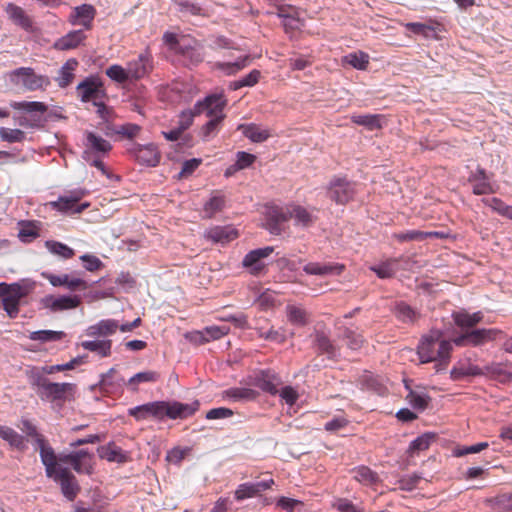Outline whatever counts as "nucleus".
Instances as JSON below:
<instances>
[{"label":"nucleus","instance_id":"14","mask_svg":"<svg viewBox=\"0 0 512 512\" xmlns=\"http://www.w3.org/2000/svg\"><path fill=\"white\" fill-rule=\"evenodd\" d=\"M82 196L83 194L80 192H73L70 195L60 196L57 201L51 202V205L61 212L70 214L81 213L89 206L88 203L79 204Z\"/></svg>","mask_w":512,"mask_h":512},{"label":"nucleus","instance_id":"23","mask_svg":"<svg viewBox=\"0 0 512 512\" xmlns=\"http://www.w3.org/2000/svg\"><path fill=\"white\" fill-rule=\"evenodd\" d=\"M163 39L165 43L170 45V47L174 49L176 52L184 56L194 58L196 62L202 60L200 54L196 53L194 47H192L190 44H185L181 41H178L175 34L167 32L164 34Z\"/></svg>","mask_w":512,"mask_h":512},{"label":"nucleus","instance_id":"29","mask_svg":"<svg viewBox=\"0 0 512 512\" xmlns=\"http://www.w3.org/2000/svg\"><path fill=\"white\" fill-rule=\"evenodd\" d=\"M10 106L15 110L30 114L32 118L34 115L42 117L48 110V106L45 103L38 101H13L10 103Z\"/></svg>","mask_w":512,"mask_h":512},{"label":"nucleus","instance_id":"59","mask_svg":"<svg viewBox=\"0 0 512 512\" xmlns=\"http://www.w3.org/2000/svg\"><path fill=\"white\" fill-rule=\"evenodd\" d=\"M242 264L244 267L249 268L250 273L253 275H258L265 267L264 262L258 261L251 251L245 255Z\"/></svg>","mask_w":512,"mask_h":512},{"label":"nucleus","instance_id":"8","mask_svg":"<svg viewBox=\"0 0 512 512\" xmlns=\"http://www.w3.org/2000/svg\"><path fill=\"white\" fill-rule=\"evenodd\" d=\"M84 144L83 159L85 161H90L93 156L104 157L112 150V145L109 141L91 131L85 133Z\"/></svg>","mask_w":512,"mask_h":512},{"label":"nucleus","instance_id":"50","mask_svg":"<svg viewBox=\"0 0 512 512\" xmlns=\"http://www.w3.org/2000/svg\"><path fill=\"white\" fill-rule=\"evenodd\" d=\"M45 246L49 252L63 259H70L75 255V252L72 248L58 241H46Z\"/></svg>","mask_w":512,"mask_h":512},{"label":"nucleus","instance_id":"26","mask_svg":"<svg viewBox=\"0 0 512 512\" xmlns=\"http://www.w3.org/2000/svg\"><path fill=\"white\" fill-rule=\"evenodd\" d=\"M344 266L340 264H320L315 262L307 263L303 270L309 275H339L343 271Z\"/></svg>","mask_w":512,"mask_h":512},{"label":"nucleus","instance_id":"52","mask_svg":"<svg viewBox=\"0 0 512 512\" xmlns=\"http://www.w3.org/2000/svg\"><path fill=\"white\" fill-rule=\"evenodd\" d=\"M405 387L409 390L406 399L410 405L415 409L424 410L428 405L430 397L424 393H417L410 389L407 383L405 384Z\"/></svg>","mask_w":512,"mask_h":512},{"label":"nucleus","instance_id":"62","mask_svg":"<svg viewBox=\"0 0 512 512\" xmlns=\"http://www.w3.org/2000/svg\"><path fill=\"white\" fill-rule=\"evenodd\" d=\"M362 385L365 389L374 391L377 394H383L385 388L373 375H365L362 380Z\"/></svg>","mask_w":512,"mask_h":512},{"label":"nucleus","instance_id":"38","mask_svg":"<svg viewBox=\"0 0 512 512\" xmlns=\"http://www.w3.org/2000/svg\"><path fill=\"white\" fill-rule=\"evenodd\" d=\"M81 347L85 350L95 352L101 357H108L111 355L112 341L109 339L83 341Z\"/></svg>","mask_w":512,"mask_h":512},{"label":"nucleus","instance_id":"44","mask_svg":"<svg viewBox=\"0 0 512 512\" xmlns=\"http://www.w3.org/2000/svg\"><path fill=\"white\" fill-rule=\"evenodd\" d=\"M6 13L8 14L9 18L17 25L21 26L22 28H29L31 25V22L29 18L26 16L24 10L13 4L9 3L5 8Z\"/></svg>","mask_w":512,"mask_h":512},{"label":"nucleus","instance_id":"17","mask_svg":"<svg viewBox=\"0 0 512 512\" xmlns=\"http://www.w3.org/2000/svg\"><path fill=\"white\" fill-rule=\"evenodd\" d=\"M152 70L150 56L147 53H141L137 59L127 64V73L130 81L139 80L145 77Z\"/></svg>","mask_w":512,"mask_h":512},{"label":"nucleus","instance_id":"35","mask_svg":"<svg viewBox=\"0 0 512 512\" xmlns=\"http://www.w3.org/2000/svg\"><path fill=\"white\" fill-rule=\"evenodd\" d=\"M0 438L18 450L23 451L26 448L24 436L8 426L0 425Z\"/></svg>","mask_w":512,"mask_h":512},{"label":"nucleus","instance_id":"2","mask_svg":"<svg viewBox=\"0 0 512 512\" xmlns=\"http://www.w3.org/2000/svg\"><path fill=\"white\" fill-rule=\"evenodd\" d=\"M443 334L440 330H431L424 335L417 347L421 363L436 362V371L445 370L452 351L450 341L442 338Z\"/></svg>","mask_w":512,"mask_h":512},{"label":"nucleus","instance_id":"6","mask_svg":"<svg viewBox=\"0 0 512 512\" xmlns=\"http://www.w3.org/2000/svg\"><path fill=\"white\" fill-rule=\"evenodd\" d=\"M9 79L12 83L16 85L21 84L25 89L29 91L41 89L43 86L49 84L47 77L37 75L30 67H21L11 71L9 73Z\"/></svg>","mask_w":512,"mask_h":512},{"label":"nucleus","instance_id":"24","mask_svg":"<svg viewBox=\"0 0 512 512\" xmlns=\"http://www.w3.org/2000/svg\"><path fill=\"white\" fill-rule=\"evenodd\" d=\"M279 384L276 375L270 371H260L254 378V385L262 391L275 395L278 393Z\"/></svg>","mask_w":512,"mask_h":512},{"label":"nucleus","instance_id":"51","mask_svg":"<svg viewBox=\"0 0 512 512\" xmlns=\"http://www.w3.org/2000/svg\"><path fill=\"white\" fill-rule=\"evenodd\" d=\"M64 336L65 333L63 331L39 330L32 332L29 338L34 341H40L45 343L59 341Z\"/></svg>","mask_w":512,"mask_h":512},{"label":"nucleus","instance_id":"28","mask_svg":"<svg viewBox=\"0 0 512 512\" xmlns=\"http://www.w3.org/2000/svg\"><path fill=\"white\" fill-rule=\"evenodd\" d=\"M395 317L404 324H414L420 318V313L404 302L396 303L393 309Z\"/></svg>","mask_w":512,"mask_h":512},{"label":"nucleus","instance_id":"3","mask_svg":"<svg viewBox=\"0 0 512 512\" xmlns=\"http://www.w3.org/2000/svg\"><path fill=\"white\" fill-rule=\"evenodd\" d=\"M226 103L227 101L222 94H212L194 105L196 114H205L210 118L201 129V136L204 141H209L217 134L220 124L225 117L223 110Z\"/></svg>","mask_w":512,"mask_h":512},{"label":"nucleus","instance_id":"13","mask_svg":"<svg viewBox=\"0 0 512 512\" xmlns=\"http://www.w3.org/2000/svg\"><path fill=\"white\" fill-rule=\"evenodd\" d=\"M468 182L472 185V192L475 195H486L496 192L491 183L490 176L479 166L475 171L470 173Z\"/></svg>","mask_w":512,"mask_h":512},{"label":"nucleus","instance_id":"36","mask_svg":"<svg viewBox=\"0 0 512 512\" xmlns=\"http://www.w3.org/2000/svg\"><path fill=\"white\" fill-rule=\"evenodd\" d=\"M484 373V370L477 365H473L470 363L467 365L459 364L453 367V369L450 372V377L452 380H461L464 377L468 376H483Z\"/></svg>","mask_w":512,"mask_h":512},{"label":"nucleus","instance_id":"30","mask_svg":"<svg viewBox=\"0 0 512 512\" xmlns=\"http://www.w3.org/2000/svg\"><path fill=\"white\" fill-rule=\"evenodd\" d=\"M173 3L183 17L205 15L202 6L194 0H173Z\"/></svg>","mask_w":512,"mask_h":512},{"label":"nucleus","instance_id":"33","mask_svg":"<svg viewBox=\"0 0 512 512\" xmlns=\"http://www.w3.org/2000/svg\"><path fill=\"white\" fill-rule=\"evenodd\" d=\"M351 473L357 482L366 486L375 485L380 481L378 474L367 466L356 467Z\"/></svg>","mask_w":512,"mask_h":512},{"label":"nucleus","instance_id":"25","mask_svg":"<svg viewBox=\"0 0 512 512\" xmlns=\"http://www.w3.org/2000/svg\"><path fill=\"white\" fill-rule=\"evenodd\" d=\"M452 318L455 324L465 331H470L469 329L475 327L478 323H480L483 319V313L478 311L472 314H469L466 311L454 312L452 314Z\"/></svg>","mask_w":512,"mask_h":512},{"label":"nucleus","instance_id":"19","mask_svg":"<svg viewBox=\"0 0 512 512\" xmlns=\"http://www.w3.org/2000/svg\"><path fill=\"white\" fill-rule=\"evenodd\" d=\"M131 152L142 165L154 167L160 161V153L154 144L137 145Z\"/></svg>","mask_w":512,"mask_h":512},{"label":"nucleus","instance_id":"48","mask_svg":"<svg viewBox=\"0 0 512 512\" xmlns=\"http://www.w3.org/2000/svg\"><path fill=\"white\" fill-rule=\"evenodd\" d=\"M436 438V435L434 433H424L423 435L417 437L415 440H413L408 448V454L410 456H414L415 454H418L421 451H424L429 448L432 441H434Z\"/></svg>","mask_w":512,"mask_h":512},{"label":"nucleus","instance_id":"61","mask_svg":"<svg viewBox=\"0 0 512 512\" xmlns=\"http://www.w3.org/2000/svg\"><path fill=\"white\" fill-rule=\"evenodd\" d=\"M505 366L501 363H491L484 366L482 369L484 370L483 376H489L494 380L501 381V377L503 375Z\"/></svg>","mask_w":512,"mask_h":512},{"label":"nucleus","instance_id":"60","mask_svg":"<svg viewBox=\"0 0 512 512\" xmlns=\"http://www.w3.org/2000/svg\"><path fill=\"white\" fill-rule=\"evenodd\" d=\"M80 260L84 262V268L90 272L98 271L103 267V262L94 255L84 254L80 256Z\"/></svg>","mask_w":512,"mask_h":512},{"label":"nucleus","instance_id":"21","mask_svg":"<svg viewBox=\"0 0 512 512\" xmlns=\"http://www.w3.org/2000/svg\"><path fill=\"white\" fill-rule=\"evenodd\" d=\"M119 327V323L114 319H104L96 324L90 325L85 334L89 337H107L113 335Z\"/></svg>","mask_w":512,"mask_h":512},{"label":"nucleus","instance_id":"49","mask_svg":"<svg viewBox=\"0 0 512 512\" xmlns=\"http://www.w3.org/2000/svg\"><path fill=\"white\" fill-rule=\"evenodd\" d=\"M381 119L380 115H353L351 120L353 123L366 127L368 130H376L381 128Z\"/></svg>","mask_w":512,"mask_h":512},{"label":"nucleus","instance_id":"20","mask_svg":"<svg viewBox=\"0 0 512 512\" xmlns=\"http://www.w3.org/2000/svg\"><path fill=\"white\" fill-rule=\"evenodd\" d=\"M37 448L39 449L41 462L45 467L46 476H54L55 473L58 472V469L62 468L58 465V456L54 449L49 445L48 441L39 445Z\"/></svg>","mask_w":512,"mask_h":512},{"label":"nucleus","instance_id":"34","mask_svg":"<svg viewBox=\"0 0 512 512\" xmlns=\"http://www.w3.org/2000/svg\"><path fill=\"white\" fill-rule=\"evenodd\" d=\"M295 219V224L307 228L315 222V217L304 207L296 205L289 208V219Z\"/></svg>","mask_w":512,"mask_h":512},{"label":"nucleus","instance_id":"57","mask_svg":"<svg viewBox=\"0 0 512 512\" xmlns=\"http://www.w3.org/2000/svg\"><path fill=\"white\" fill-rule=\"evenodd\" d=\"M343 339L346 340L347 346L351 350H358L362 347L364 343V338L362 335L356 333L355 331L346 328L343 333Z\"/></svg>","mask_w":512,"mask_h":512},{"label":"nucleus","instance_id":"56","mask_svg":"<svg viewBox=\"0 0 512 512\" xmlns=\"http://www.w3.org/2000/svg\"><path fill=\"white\" fill-rule=\"evenodd\" d=\"M224 203L225 201L222 196L215 195L211 197L204 205L205 217L211 218L215 213L221 211Z\"/></svg>","mask_w":512,"mask_h":512},{"label":"nucleus","instance_id":"63","mask_svg":"<svg viewBox=\"0 0 512 512\" xmlns=\"http://www.w3.org/2000/svg\"><path fill=\"white\" fill-rule=\"evenodd\" d=\"M38 235V228L32 223L23 225L19 231V238L24 242L31 241L32 239L38 237Z\"/></svg>","mask_w":512,"mask_h":512},{"label":"nucleus","instance_id":"32","mask_svg":"<svg viewBox=\"0 0 512 512\" xmlns=\"http://www.w3.org/2000/svg\"><path fill=\"white\" fill-rule=\"evenodd\" d=\"M78 66V62L76 59H69L65 62V64L60 68L58 72V76L56 77V82L59 87L65 88L70 85L74 79V71Z\"/></svg>","mask_w":512,"mask_h":512},{"label":"nucleus","instance_id":"46","mask_svg":"<svg viewBox=\"0 0 512 512\" xmlns=\"http://www.w3.org/2000/svg\"><path fill=\"white\" fill-rule=\"evenodd\" d=\"M286 316L293 325L302 327L308 324V313L299 306L288 305L286 307Z\"/></svg>","mask_w":512,"mask_h":512},{"label":"nucleus","instance_id":"12","mask_svg":"<svg viewBox=\"0 0 512 512\" xmlns=\"http://www.w3.org/2000/svg\"><path fill=\"white\" fill-rule=\"evenodd\" d=\"M76 89L82 102L92 101L94 105H98V101L105 95L102 83L92 78L79 83Z\"/></svg>","mask_w":512,"mask_h":512},{"label":"nucleus","instance_id":"47","mask_svg":"<svg viewBox=\"0 0 512 512\" xmlns=\"http://www.w3.org/2000/svg\"><path fill=\"white\" fill-rule=\"evenodd\" d=\"M226 327L210 326L205 328L204 332H196L194 341L196 343H204L209 340H217L227 333Z\"/></svg>","mask_w":512,"mask_h":512},{"label":"nucleus","instance_id":"31","mask_svg":"<svg viewBox=\"0 0 512 512\" xmlns=\"http://www.w3.org/2000/svg\"><path fill=\"white\" fill-rule=\"evenodd\" d=\"M314 345L320 354H326L331 359H334L339 355V349L323 332H316Z\"/></svg>","mask_w":512,"mask_h":512},{"label":"nucleus","instance_id":"4","mask_svg":"<svg viewBox=\"0 0 512 512\" xmlns=\"http://www.w3.org/2000/svg\"><path fill=\"white\" fill-rule=\"evenodd\" d=\"M30 384L36 394L47 401H66L75 391V384L51 382L40 372L31 374Z\"/></svg>","mask_w":512,"mask_h":512},{"label":"nucleus","instance_id":"37","mask_svg":"<svg viewBox=\"0 0 512 512\" xmlns=\"http://www.w3.org/2000/svg\"><path fill=\"white\" fill-rule=\"evenodd\" d=\"M498 333L495 329H474L468 331L469 345L480 346L495 339Z\"/></svg>","mask_w":512,"mask_h":512},{"label":"nucleus","instance_id":"11","mask_svg":"<svg viewBox=\"0 0 512 512\" xmlns=\"http://www.w3.org/2000/svg\"><path fill=\"white\" fill-rule=\"evenodd\" d=\"M265 228L271 234L279 235L282 232L281 225L289 220V208L283 209L278 206H266Z\"/></svg>","mask_w":512,"mask_h":512},{"label":"nucleus","instance_id":"22","mask_svg":"<svg viewBox=\"0 0 512 512\" xmlns=\"http://www.w3.org/2000/svg\"><path fill=\"white\" fill-rule=\"evenodd\" d=\"M238 232L232 226H215L205 232V237L215 243L225 244L237 238Z\"/></svg>","mask_w":512,"mask_h":512},{"label":"nucleus","instance_id":"9","mask_svg":"<svg viewBox=\"0 0 512 512\" xmlns=\"http://www.w3.org/2000/svg\"><path fill=\"white\" fill-rule=\"evenodd\" d=\"M49 478H52L55 482H58L60 484L62 494L69 501H73L80 491V487L76 480V477L66 467L59 468L58 472H56L54 476H50Z\"/></svg>","mask_w":512,"mask_h":512},{"label":"nucleus","instance_id":"10","mask_svg":"<svg viewBox=\"0 0 512 512\" xmlns=\"http://www.w3.org/2000/svg\"><path fill=\"white\" fill-rule=\"evenodd\" d=\"M80 297L77 295L54 297L52 295L45 296L41 300V306L49 310L51 313L62 312L66 310L75 309L80 304Z\"/></svg>","mask_w":512,"mask_h":512},{"label":"nucleus","instance_id":"45","mask_svg":"<svg viewBox=\"0 0 512 512\" xmlns=\"http://www.w3.org/2000/svg\"><path fill=\"white\" fill-rule=\"evenodd\" d=\"M342 63L358 70H365L369 64V55L363 51L349 53L342 58Z\"/></svg>","mask_w":512,"mask_h":512},{"label":"nucleus","instance_id":"1","mask_svg":"<svg viewBox=\"0 0 512 512\" xmlns=\"http://www.w3.org/2000/svg\"><path fill=\"white\" fill-rule=\"evenodd\" d=\"M198 408V401L191 404L177 401H154L130 408L128 414L138 421L147 419L148 417L157 419H163L164 417L170 419H184L193 415Z\"/></svg>","mask_w":512,"mask_h":512},{"label":"nucleus","instance_id":"54","mask_svg":"<svg viewBox=\"0 0 512 512\" xmlns=\"http://www.w3.org/2000/svg\"><path fill=\"white\" fill-rule=\"evenodd\" d=\"M160 378V374L156 371H143L135 374L128 380V385L134 386L133 390H137V385L146 382H156Z\"/></svg>","mask_w":512,"mask_h":512},{"label":"nucleus","instance_id":"27","mask_svg":"<svg viewBox=\"0 0 512 512\" xmlns=\"http://www.w3.org/2000/svg\"><path fill=\"white\" fill-rule=\"evenodd\" d=\"M86 38L83 30H74L58 39L55 48L58 50H70L78 47Z\"/></svg>","mask_w":512,"mask_h":512},{"label":"nucleus","instance_id":"55","mask_svg":"<svg viewBox=\"0 0 512 512\" xmlns=\"http://www.w3.org/2000/svg\"><path fill=\"white\" fill-rule=\"evenodd\" d=\"M0 138L8 143H20L25 140L26 134L20 129L1 127Z\"/></svg>","mask_w":512,"mask_h":512},{"label":"nucleus","instance_id":"18","mask_svg":"<svg viewBox=\"0 0 512 512\" xmlns=\"http://www.w3.org/2000/svg\"><path fill=\"white\" fill-rule=\"evenodd\" d=\"M274 484L273 479L259 481L256 483H243L238 486L235 491V498L237 500H244L260 495L261 492L271 488Z\"/></svg>","mask_w":512,"mask_h":512},{"label":"nucleus","instance_id":"41","mask_svg":"<svg viewBox=\"0 0 512 512\" xmlns=\"http://www.w3.org/2000/svg\"><path fill=\"white\" fill-rule=\"evenodd\" d=\"M99 453L101 458L106 459L109 462L124 463L128 459L127 454L114 444H108L107 446L101 447Z\"/></svg>","mask_w":512,"mask_h":512},{"label":"nucleus","instance_id":"42","mask_svg":"<svg viewBox=\"0 0 512 512\" xmlns=\"http://www.w3.org/2000/svg\"><path fill=\"white\" fill-rule=\"evenodd\" d=\"M223 396L234 401H250L256 399L258 392L244 387H233L225 390Z\"/></svg>","mask_w":512,"mask_h":512},{"label":"nucleus","instance_id":"58","mask_svg":"<svg viewBox=\"0 0 512 512\" xmlns=\"http://www.w3.org/2000/svg\"><path fill=\"white\" fill-rule=\"evenodd\" d=\"M127 72V68H123L120 65H112L107 68L106 75L118 83H124L126 81H130V77Z\"/></svg>","mask_w":512,"mask_h":512},{"label":"nucleus","instance_id":"39","mask_svg":"<svg viewBox=\"0 0 512 512\" xmlns=\"http://www.w3.org/2000/svg\"><path fill=\"white\" fill-rule=\"evenodd\" d=\"M370 269L381 279L392 278L398 270L397 259H387L379 264L373 265Z\"/></svg>","mask_w":512,"mask_h":512},{"label":"nucleus","instance_id":"16","mask_svg":"<svg viewBox=\"0 0 512 512\" xmlns=\"http://www.w3.org/2000/svg\"><path fill=\"white\" fill-rule=\"evenodd\" d=\"M96 15V9L90 4H82L73 9L69 17V22L72 25L82 26L84 29L89 30L92 27V22Z\"/></svg>","mask_w":512,"mask_h":512},{"label":"nucleus","instance_id":"53","mask_svg":"<svg viewBox=\"0 0 512 512\" xmlns=\"http://www.w3.org/2000/svg\"><path fill=\"white\" fill-rule=\"evenodd\" d=\"M21 424V430L28 437L33 439V442L37 447L47 441L46 438L38 432L36 426L28 419H22Z\"/></svg>","mask_w":512,"mask_h":512},{"label":"nucleus","instance_id":"7","mask_svg":"<svg viewBox=\"0 0 512 512\" xmlns=\"http://www.w3.org/2000/svg\"><path fill=\"white\" fill-rule=\"evenodd\" d=\"M356 184L346 178H333L327 187V196L337 204L343 205L353 199Z\"/></svg>","mask_w":512,"mask_h":512},{"label":"nucleus","instance_id":"64","mask_svg":"<svg viewBox=\"0 0 512 512\" xmlns=\"http://www.w3.org/2000/svg\"><path fill=\"white\" fill-rule=\"evenodd\" d=\"M406 28L415 34H421L425 37H429L430 32L434 31V28L432 26L419 22L407 23Z\"/></svg>","mask_w":512,"mask_h":512},{"label":"nucleus","instance_id":"15","mask_svg":"<svg viewBox=\"0 0 512 512\" xmlns=\"http://www.w3.org/2000/svg\"><path fill=\"white\" fill-rule=\"evenodd\" d=\"M42 277L47 279L52 286H64L70 291L86 290L88 288L87 283L83 279L70 277L68 274L55 275L49 272H43Z\"/></svg>","mask_w":512,"mask_h":512},{"label":"nucleus","instance_id":"40","mask_svg":"<svg viewBox=\"0 0 512 512\" xmlns=\"http://www.w3.org/2000/svg\"><path fill=\"white\" fill-rule=\"evenodd\" d=\"M238 129L242 130L248 139L256 143L264 142L270 136L267 130L261 129L256 124H241Z\"/></svg>","mask_w":512,"mask_h":512},{"label":"nucleus","instance_id":"43","mask_svg":"<svg viewBox=\"0 0 512 512\" xmlns=\"http://www.w3.org/2000/svg\"><path fill=\"white\" fill-rule=\"evenodd\" d=\"M249 56L245 55L234 62H216L215 68L221 70L226 75H234L248 65Z\"/></svg>","mask_w":512,"mask_h":512},{"label":"nucleus","instance_id":"5","mask_svg":"<svg viewBox=\"0 0 512 512\" xmlns=\"http://www.w3.org/2000/svg\"><path fill=\"white\" fill-rule=\"evenodd\" d=\"M27 295V290L21 285L14 283L7 285L0 284L1 306L10 318H15L19 312V302Z\"/></svg>","mask_w":512,"mask_h":512}]
</instances>
